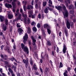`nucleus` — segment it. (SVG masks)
Here are the masks:
<instances>
[{
    "mask_svg": "<svg viewBox=\"0 0 76 76\" xmlns=\"http://www.w3.org/2000/svg\"><path fill=\"white\" fill-rule=\"evenodd\" d=\"M21 47L22 49H23V51L25 52L26 54L29 55V50L27 46H25V45L23 43L21 44Z\"/></svg>",
    "mask_w": 76,
    "mask_h": 76,
    "instance_id": "obj_1",
    "label": "nucleus"
},
{
    "mask_svg": "<svg viewBox=\"0 0 76 76\" xmlns=\"http://www.w3.org/2000/svg\"><path fill=\"white\" fill-rule=\"evenodd\" d=\"M62 7L64 11V12H63L64 16V18L66 19V18H67V17H68V11L67 10L66 6L64 5H63Z\"/></svg>",
    "mask_w": 76,
    "mask_h": 76,
    "instance_id": "obj_2",
    "label": "nucleus"
},
{
    "mask_svg": "<svg viewBox=\"0 0 76 76\" xmlns=\"http://www.w3.org/2000/svg\"><path fill=\"white\" fill-rule=\"evenodd\" d=\"M24 17L25 23L26 25H26H29L31 23V20L29 18H28L26 15L25 14V16Z\"/></svg>",
    "mask_w": 76,
    "mask_h": 76,
    "instance_id": "obj_3",
    "label": "nucleus"
},
{
    "mask_svg": "<svg viewBox=\"0 0 76 76\" xmlns=\"http://www.w3.org/2000/svg\"><path fill=\"white\" fill-rule=\"evenodd\" d=\"M16 13H15V16L17 17L19 15L18 17V19L19 20L21 19V21L22 22L23 21V20L22 19H21V17H22V15H21V14H19V10H17L16 11Z\"/></svg>",
    "mask_w": 76,
    "mask_h": 76,
    "instance_id": "obj_4",
    "label": "nucleus"
},
{
    "mask_svg": "<svg viewBox=\"0 0 76 76\" xmlns=\"http://www.w3.org/2000/svg\"><path fill=\"white\" fill-rule=\"evenodd\" d=\"M17 1V0H13V1L12 2V4L13 5L12 10L13 12L14 13L15 12V9H16V3H15V2Z\"/></svg>",
    "mask_w": 76,
    "mask_h": 76,
    "instance_id": "obj_5",
    "label": "nucleus"
},
{
    "mask_svg": "<svg viewBox=\"0 0 76 76\" xmlns=\"http://www.w3.org/2000/svg\"><path fill=\"white\" fill-rule=\"evenodd\" d=\"M31 38L32 40V44L34 45V48H35V49H36L37 48V46H36V45L35 44V42H36V40L34 39V37H33V36H31Z\"/></svg>",
    "mask_w": 76,
    "mask_h": 76,
    "instance_id": "obj_6",
    "label": "nucleus"
},
{
    "mask_svg": "<svg viewBox=\"0 0 76 76\" xmlns=\"http://www.w3.org/2000/svg\"><path fill=\"white\" fill-rule=\"evenodd\" d=\"M32 13H33L32 10H30L28 12V17L29 18H31V17L32 19H34L35 18V15H32Z\"/></svg>",
    "mask_w": 76,
    "mask_h": 76,
    "instance_id": "obj_7",
    "label": "nucleus"
},
{
    "mask_svg": "<svg viewBox=\"0 0 76 76\" xmlns=\"http://www.w3.org/2000/svg\"><path fill=\"white\" fill-rule=\"evenodd\" d=\"M23 61L24 63L25 64V66L26 68H28V64H29V61H28V59H26V60L25 59H23Z\"/></svg>",
    "mask_w": 76,
    "mask_h": 76,
    "instance_id": "obj_8",
    "label": "nucleus"
},
{
    "mask_svg": "<svg viewBox=\"0 0 76 76\" xmlns=\"http://www.w3.org/2000/svg\"><path fill=\"white\" fill-rule=\"evenodd\" d=\"M23 42L24 44H26V41L28 40V34L26 33L24 36L23 37Z\"/></svg>",
    "mask_w": 76,
    "mask_h": 76,
    "instance_id": "obj_9",
    "label": "nucleus"
},
{
    "mask_svg": "<svg viewBox=\"0 0 76 76\" xmlns=\"http://www.w3.org/2000/svg\"><path fill=\"white\" fill-rule=\"evenodd\" d=\"M43 54V53H42L41 54V57L43 59V60H45V56H46V59L47 60H48L49 58L48 57V55L47 54H45V55L43 56H42V54Z\"/></svg>",
    "mask_w": 76,
    "mask_h": 76,
    "instance_id": "obj_10",
    "label": "nucleus"
},
{
    "mask_svg": "<svg viewBox=\"0 0 76 76\" xmlns=\"http://www.w3.org/2000/svg\"><path fill=\"white\" fill-rule=\"evenodd\" d=\"M65 21L66 22V26L68 29H70V24L69 22V19L67 18L65 20Z\"/></svg>",
    "mask_w": 76,
    "mask_h": 76,
    "instance_id": "obj_11",
    "label": "nucleus"
},
{
    "mask_svg": "<svg viewBox=\"0 0 76 76\" xmlns=\"http://www.w3.org/2000/svg\"><path fill=\"white\" fill-rule=\"evenodd\" d=\"M55 8L57 9L58 10H59V12H60V11H62V7L61 6H55Z\"/></svg>",
    "mask_w": 76,
    "mask_h": 76,
    "instance_id": "obj_12",
    "label": "nucleus"
},
{
    "mask_svg": "<svg viewBox=\"0 0 76 76\" xmlns=\"http://www.w3.org/2000/svg\"><path fill=\"white\" fill-rule=\"evenodd\" d=\"M5 7L8 8V9H10L12 7V5L9 4H5Z\"/></svg>",
    "mask_w": 76,
    "mask_h": 76,
    "instance_id": "obj_13",
    "label": "nucleus"
},
{
    "mask_svg": "<svg viewBox=\"0 0 76 76\" xmlns=\"http://www.w3.org/2000/svg\"><path fill=\"white\" fill-rule=\"evenodd\" d=\"M1 26L3 27V29L4 31H5L7 29V26L5 24H1Z\"/></svg>",
    "mask_w": 76,
    "mask_h": 76,
    "instance_id": "obj_14",
    "label": "nucleus"
},
{
    "mask_svg": "<svg viewBox=\"0 0 76 76\" xmlns=\"http://www.w3.org/2000/svg\"><path fill=\"white\" fill-rule=\"evenodd\" d=\"M44 28L45 29H51V26L47 24H45L44 26Z\"/></svg>",
    "mask_w": 76,
    "mask_h": 76,
    "instance_id": "obj_15",
    "label": "nucleus"
},
{
    "mask_svg": "<svg viewBox=\"0 0 76 76\" xmlns=\"http://www.w3.org/2000/svg\"><path fill=\"white\" fill-rule=\"evenodd\" d=\"M5 19V18H4V16L1 15H0V20L1 22H3L4 21Z\"/></svg>",
    "mask_w": 76,
    "mask_h": 76,
    "instance_id": "obj_16",
    "label": "nucleus"
},
{
    "mask_svg": "<svg viewBox=\"0 0 76 76\" xmlns=\"http://www.w3.org/2000/svg\"><path fill=\"white\" fill-rule=\"evenodd\" d=\"M18 32L19 33L20 35H21L23 34V30L21 28H19L18 29Z\"/></svg>",
    "mask_w": 76,
    "mask_h": 76,
    "instance_id": "obj_17",
    "label": "nucleus"
},
{
    "mask_svg": "<svg viewBox=\"0 0 76 76\" xmlns=\"http://www.w3.org/2000/svg\"><path fill=\"white\" fill-rule=\"evenodd\" d=\"M67 50V48L66 45H64L63 51L64 54L66 53V51Z\"/></svg>",
    "mask_w": 76,
    "mask_h": 76,
    "instance_id": "obj_18",
    "label": "nucleus"
},
{
    "mask_svg": "<svg viewBox=\"0 0 76 76\" xmlns=\"http://www.w3.org/2000/svg\"><path fill=\"white\" fill-rule=\"evenodd\" d=\"M64 32L66 37H68V32H67V30L66 28H64Z\"/></svg>",
    "mask_w": 76,
    "mask_h": 76,
    "instance_id": "obj_19",
    "label": "nucleus"
},
{
    "mask_svg": "<svg viewBox=\"0 0 76 76\" xmlns=\"http://www.w3.org/2000/svg\"><path fill=\"white\" fill-rule=\"evenodd\" d=\"M49 9V7H47L44 10V12L45 13H48V10Z\"/></svg>",
    "mask_w": 76,
    "mask_h": 76,
    "instance_id": "obj_20",
    "label": "nucleus"
},
{
    "mask_svg": "<svg viewBox=\"0 0 76 76\" xmlns=\"http://www.w3.org/2000/svg\"><path fill=\"white\" fill-rule=\"evenodd\" d=\"M73 61L74 64L75 65H76V56H75V55H73Z\"/></svg>",
    "mask_w": 76,
    "mask_h": 76,
    "instance_id": "obj_21",
    "label": "nucleus"
},
{
    "mask_svg": "<svg viewBox=\"0 0 76 76\" xmlns=\"http://www.w3.org/2000/svg\"><path fill=\"white\" fill-rule=\"evenodd\" d=\"M48 70H49V68H46L45 71V75H48V73H49Z\"/></svg>",
    "mask_w": 76,
    "mask_h": 76,
    "instance_id": "obj_22",
    "label": "nucleus"
},
{
    "mask_svg": "<svg viewBox=\"0 0 76 76\" xmlns=\"http://www.w3.org/2000/svg\"><path fill=\"white\" fill-rule=\"evenodd\" d=\"M20 13H21L22 14L23 17V18H24L25 17V15H26V14H25L24 15V14H23V10L22 9L20 8Z\"/></svg>",
    "mask_w": 76,
    "mask_h": 76,
    "instance_id": "obj_23",
    "label": "nucleus"
},
{
    "mask_svg": "<svg viewBox=\"0 0 76 76\" xmlns=\"http://www.w3.org/2000/svg\"><path fill=\"white\" fill-rule=\"evenodd\" d=\"M69 9H72L73 10L74 9V7L73 6V5L72 4H71L69 6Z\"/></svg>",
    "mask_w": 76,
    "mask_h": 76,
    "instance_id": "obj_24",
    "label": "nucleus"
},
{
    "mask_svg": "<svg viewBox=\"0 0 76 76\" xmlns=\"http://www.w3.org/2000/svg\"><path fill=\"white\" fill-rule=\"evenodd\" d=\"M33 8V6H32L31 5H28L27 7V9L28 10H30L31 8L32 9Z\"/></svg>",
    "mask_w": 76,
    "mask_h": 76,
    "instance_id": "obj_25",
    "label": "nucleus"
},
{
    "mask_svg": "<svg viewBox=\"0 0 76 76\" xmlns=\"http://www.w3.org/2000/svg\"><path fill=\"white\" fill-rule=\"evenodd\" d=\"M8 18L9 19H11L13 18V15L12 14H9L8 15Z\"/></svg>",
    "mask_w": 76,
    "mask_h": 76,
    "instance_id": "obj_26",
    "label": "nucleus"
},
{
    "mask_svg": "<svg viewBox=\"0 0 76 76\" xmlns=\"http://www.w3.org/2000/svg\"><path fill=\"white\" fill-rule=\"evenodd\" d=\"M8 71L9 72H10L11 74L13 73V70H12V69H11V68H8Z\"/></svg>",
    "mask_w": 76,
    "mask_h": 76,
    "instance_id": "obj_27",
    "label": "nucleus"
},
{
    "mask_svg": "<svg viewBox=\"0 0 76 76\" xmlns=\"http://www.w3.org/2000/svg\"><path fill=\"white\" fill-rule=\"evenodd\" d=\"M47 44L48 45H49V46L51 45V43L49 41H48L47 42Z\"/></svg>",
    "mask_w": 76,
    "mask_h": 76,
    "instance_id": "obj_28",
    "label": "nucleus"
},
{
    "mask_svg": "<svg viewBox=\"0 0 76 76\" xmlns=\"http://www.w3.org/2000/svg\"><path fill=\"white\" fill-rule=\"evenodd\" d=\"M5 25H8V20L7 19H5Z\"/></svg>",
    "mask_w": 76,
    "mask_h": 76,
    "instance_id": "obj_29",
    "label": "nucleus"
},
{
    "mask_svg": "<svg viewBox=\"0 0 76 76\" xmlns=\"http://www.w3.org/2000/svg\"><path fill=\"white\" fill-rule=\"evenodd\" d=\"M33 68H34L35 70H37V66H36V64H34L33 65Z\"/></svg>",
    "mask_w": 76,
    "mask_h": 76,
    "instance_id": "obj_30",
    "label": "nucleus"
},
{
    "mask_svg": "<svg viewBox=\"0 0 76 76\" xmlns=\"http://www.w3.org/2000/svg\"><path fill=\"white\" fill-rule=\"evenodd\" d=\"M30 63L31 66H32L33 65V63H34V61L32 59H31L30 61Z\"/></svg>",
    "mask_w": 76,
    "mask_h": 76,
    "instance_id": "obj_31",
    "label": "nucleus"
},
{
    "mask_svg": "<svg viewBox=\"0 0 76 76\" xmlns=\"http://www.w3.org/2000/svg\"><path fill=\"white\" fill-rule=\"evenodd\" d=\"M33 31H34V32H36L37 31V28L35 27H34L33 28Z\"/></svg>",
    "mask_w": 76,
    "mask_h": 76,
    "instance_id": "obj_32",
    "label": "nucleus"
},
{
    "mask_svg": "<svg viewBox=\"0 0 76 76\" xmlns=\"http://www.w3.org/2000/svg\"><path fill=\"white\" fill-rule=\"evenodd\" d=\"M47 5V2H43V6L44 7H45Z\"/></svg>",
    "mask_w": 76,
    "mask_h": 76,
    "instance_id": "obj_33",
    "label": "nucleus"
},
{
    "mask_svg": "<svg viewBox=\"0 0 76 76\" xmlns=\"http://www.w3.org/2000/svg\"><path fill=\"white\" fill-rule=\"evenodd\" d=\"M63 67V64L61 62L60 64V66H59V68H61V67Z\"/></svg>",
    "mask_w": 76,
    "mask_h": 76,
    "instance_id": "obj_34",
    "label": "nucleus"
},
{
    "mask_svg": "<svg viewBox=\"0 0 76 76\" xmlns=\"http://www.w3.org/2000/svg\"><path fill=\"white\" fill-rule=\"evenodd\" d=\"M49 29L50 28L47 29V31H48V34L49 35H50V34H51V30H50Z\"/></svg>",
    "mask_w": 76,
    "mask_h": 76,
    "instance_id": "obj_35",
    "label": "nucleus"
},
{
    "mask_svg": "<svg viewBox=\"0 0 76 76\" xmlns=\"http://www.w3.org/2000/svg\"><path fill=\"white\" fill-rule=\"evenodd\" d=\"M65 5L67 8H68L69 7V5L68 4V3H67V2H66V1H65Z\"/></svg>",
    "mask_w": 76,
    "mask_h": 76,
    "instance_id": "obj_36",
    "label": "nucleus"
},
{
    "mask_svg": "<svg viewBox=\"0 0 76 76\" xmlns=\"http://www.w3.org/2000/svg\"><path fill=\"white\" fill-rule=\"evenodd\" d=\"M35 22L32 21L31 23V25L32 26H35Z\"/></svg>",
    "mask_w": 76,
    "mask_h": 76,
    "instance_id": "obj_37",
    "label": "nucleus"
},
{
    "mask_svg": "<svg viewBox=\"0 0 76 76\" xmlns=\"http://www.w3.org/2000/svg\"><path fill=\"white\" fill-rule=\"evenodd\" d=\"M2 4H0V13L1 12V11H2V10H1L2 9L1 7H2Z\"/></svg>",
    "mask_w": 76,
    "mask_h": 76,
    "instance_id": "obj_38",
    "label": "nucleus"
},
{
    "mask_svg": "<svg viewBox=\"0 0 76 76\" xmlns=\"http://www.w3.org/2000/svg\"><path fill=\"white\" fill-rule=\"evenodd\" d=\"M10 59L11 61H13L14 60H15L16 61V59H15V58H14V57H13L10 58Z\"/></svg>",
    "mask_w": 76,
    "mask_h": 76,
    "instance_id": "obj_39",
    "label": "nucleus"
},
{
    "mask_svg": "<svg viewBox=\"0 0 76 76\" xmlns=\"http://www.w3.org/2000/svg\"><path fill=\"white\" fill-rule=\"evenodd\" d=\"M70 13L71 14H72V15H73V14H74V11H73V10H71L70 11Z\"/></svg>",
    "mask_w": 76,
    "mask_h": 76,
    "instance_id": "obj_40",
    "label": "nucleus"
},
{
    "mask_svg": "<svg viewBox=\"0 0 76 76\" xmlns=\"http://www.w3.org/2000/svg\"><path fill=\"white\" fill-rule=\"evenodd\" d=\"M37 27L38 28H40V27H41V26L40 25V24H39V23H38L37 24Z\"/></svg>",
    "mask_w": 76,
    "mask_h": 76,
    "instance_id": "obj_41",
    "label": "nucleus"
},
{
    "mask_svg": "<svg viewBox=\"0 0 76 76\" xmlns=\"http://www.w3.org/2000/svg\"><path fill=\"white\" fill-rule=\"evenodd\" d=\"M38 18L39 19H41V14H39L38 15Z\"/></svg>",
    "mask_w": 76,
    "mask_h": 76,
    "instance_id": "obj_42",
    "label": "nucleus"
},
{
    "mask_svg": "<svg viewBox=\"0 0 76 76\" xmlns=\"http://www.w3.org/2000/svg\"><path fill=\"white\" fill-rule=\"evenodd\" d=\"M23 8L24 11H26V6L25 5H23Z\"/></svg>",
    "mask_w": 76,
    "mask_h": 76,
    "instance_id": "obj_43",
    "label": "nucleus"
},
{
    "mask_svg": "<svg viewBox=\"0 0 76 76\" xmlns=\"http://www.w3.org/2000/svg\"><path fill=\"white\" fill-rule=\"evenodd\" d=\"M43 35L45 37H46V34L45 33L44 31H43L42 32Z\"/></svg>",
    "mask_w": 76,
    "mask_h": 76,
    "instance_id": "obj_44",
    "label": "nucleus"
},
{
    "mask_svg": "<svg viewBox=\"0 0 76 76\" xmlns=\"http://www.w3.org/2000/svg\"><path fill=\"white\" fill-rule=\"evenodd\" d=\"M34 75H39V73H38V72H37L35 73Z\"/></svg>",
    "mask_w": 76,
    "mask_h": 76,
    "instance_id": "obj_45",
    "label": "nucleus"
},
{
    "mask_svg": "<svg viewBox=\"0 0 76 76\" xmlns=\"http://www.w3.org/2000/svg\"><path fill=\"white\" fill-rule=\"evenodd\" d=\"M49 3L50 4H52L53 3H52V1L51 0H49Z\"/></svg>",
    "mask_w": 76,
    "mask_h": 76,
    "instance_id": "obj_46",
    "label": "nucleus"
},
{
    "mask_svg": "<svg viewBox=\"0 0 76 76\" xmlns=\"http://www.w3.org/2000/svg\"><path fill=\"white\" fill-rule=\"evenodd\" d=\"M1 58H2L3 59H4V60H6L7 58H4V56H3V55L2 54L1 55Z\"/></svg>",
    "mask_w": 76,
    "mask_h": 76,
    "instance_id": "obj_47",
    "label": "nucleus"
},
{
    "mask_svg": "<svg viewBox=\"0 0 76 76\" xmlns=\"http://www.w3.org/2000/svg\"><path fill=\"white\" fill-rule=\"evenodd\" d=\"M39 70L42 73H43V71H42V69L41 68H40Z\"/></svg>",
    "mask_w": 76,
    "mask_h": 76,
    "instance_id": "obj_48",
    "label": "nucleus"
},
{
    "mask_svg": "<svg viewBox=\"0 0 76 76\" xmlns=\"http://www.w3.org/2000/svg\"><path fill=\"white\" fill-rule=\"evenodd\" d=\"M17 26L18 28L20 27V23H17Z\"/></svg>",
    "mask_w": 76,
    "mask_h": 76,
    "instance_id": "obj_49",
    "label": "nucleus"
},
{
    "mask_svg": "<svg viewBox=\"0 0 76 76\" xmlns=\"http://www.w3.org/2000/svg\"><path fill=\"white\" fill-rule=\"evenodd\" d=\"M73 15H71L70 16V19H73Z\"/></svg>",
    "mask_w": 76,
    "mask_h": 76,
    "instance_id": "obj_50",
    "label": "nucleus"
},
{
    "mask_svg": "<svg viewBox=\"0 0 76 76\" xmlns=\"http://www.w3.org/2000/svg\"><path fill=\"white\" fill-rule=\"evenodd\" d=\"M28 45L29 46H31V42L29 40L28 41Z\"/></svg>",
    "mask_w": 76,
    "mask_h": 76,
    "instance_id": "obj_51",
    "label": "nucleus"
},
{
    "mask_svg": "<svg viewBox=\"0 0 76 76\" xmlns=\"http://www.w3.org/2000/svg\"><path fill=\"white\" fill-rule=\"evenodd\" d=\"M56 52L58 53L59 52V49L58 47H57Z\"/></svg>",
    "mask_w": 76,
    "mask_h": 76,
    "instance_id": "obj_52",
    "label": "nucleus"
},
{
    "mask_svg": "<svg viewBox=\"0 0 76 76\" xmlns=\"http://www.w3.org/2000/svg\"><path fill=\"white\" fill-rule=\"evenodd\" d=\"M42 59H40V63H43V61L42 60Z\"/></svg>",
    "mask_w": 76,
    "mask_h": 76,
    "instance_id": "obj_53",
    "label": "nucleus"
},
{
    "mask_svg": "<svg viewBox=\"0 0 76 76\" xmlns=\"http://www.w3.org/2000/svg\"><path fill=\"white\" fill-rule=\"evenodd\" d=\"M4 62L5 63V64H6V66H7V65H8V62L7 61H4Z\"/></svg>",
    "mask_w": 76,
    "mask_h": 76,
    "instance_id": "obj_54",
    "label": "nucleus"
},
{
    "mask_svg": "<svg viewBox=\"0 0 76 76\" xmlns=\"http://www.w3.org/2000/svg\"><path fill=\"white\" fill-rule=\"evenodd\" d=\"M4 48V45H2L1 47V48L2 50H3V48Z\"/></svg>",
    "mask_w": 76,
    "mask_h": 76,
    "instance_id": "obj_55",
    "label": "nucleus"
},
{
    "mask_svg": "<svg viewBox=\"0 0 76 76\" xmlns=\"http://www.w3.org/2000/svg\"><path fill=\"white\" fill-rule=\"evenodd\" d=\"M49 10L50 11H53V8H50L49 7Z\"/></svg>",
    "mask_w": 76,
    "mask_h": 76,
    "instance_id": "obj_56",
    "label": "nucleus"
},
{
    "mask_svg": "<svg viewBox=\"0 0 76 76\" xmlns=\"http://www.w3.org/2000/svg\"><path fill=\"white\" fill-rule=\"evenodd\" d=\"M34 0H32L31 2V5H32V6L34 5Z\"/></svg>",
    "mask_w": 76,
    "mask_h": 76,
    "instance_id": "obj_57",
    "label": "nucleus"
},
{
    "mask_svg": "<svg viewBox=\"0 0 76 76\" xmlns=\"http://www.w3.org/2000/svg\"><path fill=\"white\" fill-rule=\"evenodd\" d=\"M35 7L36 9H38V6L37 4H35Z\"/></svg>",
    "mask_w": 76,
    "mask_h": 76,
    "instance_id": "obj_58",
    "label": "nucleus"
},
{
    "mask_svg": "<svg viewBox=\"0 0 76 76\" xmlns=\"http://www.w3.org/2000/svg\"><path fill=\"white\" fill-rule=\"evenodd\" d=\"M73 34L75 37V38H76V33L75 32H73Z\"/></svg>",
    "mask_w": 76,
    "mask_h": 76,
    "instance_id": "obj_59",
    "label": "nucleus"
},
{
    "mask_svg": "<svg viewBox=\"0 0 76 76\" xmlns=\"http://www.w3.org/2000/svg\"><path fill=\"white\" fill-rule=\"evenodd\" d=\"M3 71V69L0 68V72L1 73H2V72Z\"/></svg>",
    "mask_w": 76,
    "mask_h": 76,
    "instance_id": "obj_60",
    "label": "nucleus"
},
{
    "mask_svg": "<svg viewBox=\"0 0 76 76\" xmlns=\"http://www.w3.org/2000/svg\"><path fill=\"white\" fill-rule=\"evenodd\" d=\"M4 50H5V51H8V50H9V48H7L6 49H5Z\"/></svg>",
    "mask_w": 76,
    "mask_h": 76,
    "instance_id": "obj_61",
    "label": "nucleus"
},
{
    "mask_svg": "<svg viewBox=\"0 0 76 76\" xmlns=\"http://www.w3.org/2000/svg\"><path fill=\"white\" fill-rule=\"evenodd\" d=\"M13 48H14V50H16V45H15L13 46Z\"/></svg>",
    "mask_w": 76,
    "mask_h": 76,
    "instance_id": "obj_62",
    "label": "nucleus"
},
{
    "mask_svg": "<svg viewBox=\"0 0 76 76\" xmlns=\"http://www.w3.org/2000/svg\"><path fill=\"white\" fill-rule=\"evenodd\" d=\"M70 69H71V68L69 67H68L67 68V70L68 71H70Z\"/></svg>",
    "mask_w": 76,
    "mask_h": 76,
    "instance_id": "obj_63",
    "label": "nucleus"
},
{
    "mask_svg": "<svg viewBox=\"0 0 76 76\" xmlns=\"http://www.w3.org/2000/svg\"><path fill=\"white\" fill-rule=\"evenodd\" d=\"M7 14H8V15H11L10 12L9 11H7Z\"/></svg>",
    "mask_w": 76,
    "mask_h": 76,
    "instance_id": "obj_64",
    "label": "nucleus"
}]
</instances>
